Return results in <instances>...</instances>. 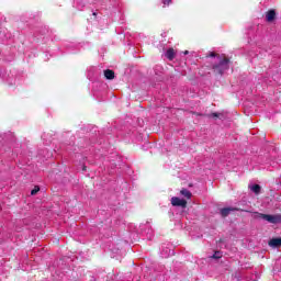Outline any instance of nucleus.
<instances>
[{
    "mask_svg": "<svg viewBox=\"0 0 281 281\" xmlns=\"http://www.w3.org/2000/svg\"><path fill=\"white\" fill-rule=\"evenodd\" d=\"M232 212H240V209L238 207H224L220 210V214L223 218H227V215Z\"/></svg>",
    "mask_w": 281,
    "mask_h": 281,
    "instance_id": "nucleus-4",
    "label": "nucleus"
},
{
    "mask_svg": "<svg viewBox=\"0 0 281 281\" xmlns=\"http://www.w3.org/2000/svg\"><path fill=\"white\" fill-rule=\"evenodd\" d=\"M211 258H213L214 260H221V258H223V252L215 251Z\"/></svg>",
    "mask_w": 281,
    "mask_h": 281,
    "instance_id": "nucleus-10",
    "label": "nucleus"
},
{
    "mask_svg": "<svg viewBox=\"0 0 281 281\" xmlns=\"http://www.w3.org/2000/svg\"><path fill=\"white\" fill-rule=\"evenodd\" d=\"M41 192V187L35 186L34 189L31 191L32 196L38 194Z\"/></svg>",
    "mask_w": 281,
    "mask_h": 281,
    "instance_id": "nucleus-12",
    "label": "nucleus"
},
{
    "mask_svg": "<svg viewBox=\"0 0 281 281\" xmlns=\"http://www.w3.org/2000/svg\"><path fill=\"white\" fill-rule=\"evenodd\" d=\"M276 10L270 9L267 13H266V21L268 23H273V21H276Z\"/></svg>",
    "mask_w": 281,
    "mask_h": 281,
    "instance_id": "nucleus-5",
    "label": "nucleus"
},
{
    "mask_svg": "<svg viewBox=\"0 0 281 281\" xmlns=\"http://www.w3.org/2000/svg\"><path fill=\"white\" fill-rule=\"evenodd\" d=\"M82 170L86 171V170H87V166H83V167H82Z\"/></svg>",
    "mask_w": 281,
    "mask_h": 281,
    "instance_id": "nucleus-16",
    "label": "nucleus"
},
{
    "mask_svg": "<svg viewBox=\"0 0 281 281\" xmlns=\"http://www.w3.org/2000/svg\"><path fill=\"white\" fill-rule=\"evenodd\" d=\"M268 245L269 247H281V237L270 239Z\"/></svg>",
    "mask_w": 281,
    "mask_h": 281,
    "instance_id": "nucleus-6",
    "label": "nucleus"
},
{
    "mask_svg": "<svg viewBox=\"0 0 281 281\" xmlns=\"http://www.w3.org/2000/svg\"><path fill=\"white\" fill-rule=\"evenodd\" d=\"M166 58H168V60H175V48L167 49Z\"/></svg>",
    "mask_w": 281,
    "mask_h": 281,
    "instance_id": "nucleus-8",
    "label": "nucleus"
},
{
    "mask_svg": "<svg viewBox=\"0 0 281 281\" xmlns=\"http://www.w3.org/2000/svg\"><path fill=\"white\" fill-rule=\"evenodd\" d=\"M180 194L184 196V199H192V192H190L188 189H182Z\"/></svg>",
    "mask_w": 281,
    "mask_h": 281,
    "instance_id": "nucleus-9",
    "label": "nucleus"
},
{
    "mask_svg": "<svg viewBox=\"0 0 281 281\" xmlns=\"http://www.w3.org/2000/svg\"><path fill=\"white\" fill-rule=\"evenodd\" d=\"M217 63L212 66L215 76H223L229 69V58L217 56Z\"/></svg>",
    "mask_w": 281,
    "mask_h": 281,
    "instance_id": "nucleus-1",
    "label": "nucleus"
},
{
    "mask_svg": "<svg viewBox=\"0 0 281 281\" xmlns=\"http://www.w3.org/2000/svg\"><path fill=\"white\" fill-rule=\"evenodd\" d=\"M256 214H257V218H262V221L272 223V225H278V223H281V214L269 215V214L258 213V212Z\"/></svg>",
    "mask_w": 281,
    "mask_h": 281,
    "instance_id": "nucleus-2",
    "label": "nucleus"
},
{
    "mask_svg": "<svg viewBox=\"0 0 281 281\" xmlns=\"http://www.w3.org/2000/svg\"><path fill=\"white\" fill-rule=\"evenodd\" d=\"M218 56H221V55H218V54L212 52V53H210V54L206 56V58H216V57L218 58Z\"/></svg>",
    "mask_w": 281,
    "mask_h": 281,
    "instance_id": "nucleus-14",
    "label": "nucleus"
},
{
    "mask_svg": "<svg viewBox=\"0 0 281 281\" xmlns=\"http://www.w3.org/2000/svg\"><path fill=\"white\" fill-rule=\"evenodd\" d=\"M261 187L260 184H255L251 187V191L256 194H260Z\"/></svg>",
    "mask_w": 281,
    "mask_h": 281,
    "instance_id": "nucleus-11",
    "label": "nucleus"
},
{
    "mask_svg": "<svg viewBox=\"0 0 281 281\" xmlns=\"http://www.w3.org/2000/svg\"><path fill=\"white\" fill-rule=\"evenodd\" d=\"M171 205H173V207H188V201L186 200H181L180 198L173 196L171 198Z\"/></svg>",
    "mask_w": 281,
    "mask_h": 281,
    "instance_id": "nucleus-3",
    "label": "nucleus"
},
{
    "mask_svg": "<svg viewBox=\"0 0 281 281\" xmlns=\"http://www.w3.org/2000/svg\"><path fill=\"white\" fill-rule=\"evenodd\" d=\"M206 117H213V120H216V119L221 117V114L216 113V112H213L211 114H207Z\"/></svg>",
    "mask_w": 281,
    "mask_h": 281,
    "instance_id": "nucleus-13",
    "label": "nucleus"
},
{
    "mask_svg": "<svg viewBox=\"0 0 281 281\" xmlns=\"http://www.w3.org/2000/svg\"><path fill=\"white\" fill-rule=\"evenodd\" d=\"M164 5H170L172 3V0H162Z\"/></svg>",
    "mask_w": 281,
    "mask_h": 281,
    "instance_id": "nucleus-15",
    "label": "nucleus"
},
{
    "mask_svg": "<svg viewBox=\"0 0 281 281\" xmlns=\"http://www.w3.org/2000/svg\"><path fill=\"white\" fill-rule=\"evenodd\" d=\"M104 78H106V80H114L115 71H113L111 69L104 70Z\"/></svg>",
    "mask_w": 281,
    "mask_h": 281,
    "instance_id": "nucleus-7",
    "label": "nucleus"
},
{
    "mask_svg": "<svg viewBox=\"0 0 281 281\" xmlns=\"http://www.w3.org/2000/svg\"><path fill=\"white\" fill-rule=\"evenodd\" d=\"M187 54H190V52L186 50V52H184V55L187 56Z\"/></svg>",
    "mask_w": 281,
    "mask_h": 281,
    "instance_id": "nucleus-17",
    "label": "nucleus"
}]
</instances>
